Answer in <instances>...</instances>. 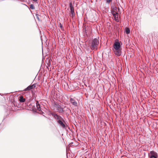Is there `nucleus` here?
Masks as SVG:
<instances>
[{
    "label": "nucleus",
    "mask_w": 158,
    "mask_h": 158,
    "mask_svg": "<svg viewBox=\"0 0 158 158\" xmlns=\"http://www.w3.org/2000/svg\"><path fill=\"white\" fill-rule=\"evenodd\" d=\"M111 5V11L112 14L114 19L116 21H118V11L119 10V8H118V10L116 7L114 5Z\"/></svg>",
    "instance_id": "nucleus-1"
},
{
    "label": "nucleus",
    "mask_w": 158,
    "mask_h": 158,
    "mask_svg": "<svg viewBox=\"0 0 158 158\" xmlns=\"http://www.w3.org/2000/svg\"><path fill=\"white\" fill-rule=\"evenodd\" d=\"M120 43L118 42H115L113 45L114 53L117 56H120L121 54V51L120 49Z\"/></svg>",
    "instance_id": "nucleus-2"
},
{
    "label": "nucleus",
    "mask_w": 158,
    "mask_h": 158,
    "mask_svg": "<svg viewBox=\"0 0 158 158\" xmlns=\"http://www.w3.org/2000/svg\"><path fill=\"white\" fill-rule=\"evenodd\" d=\"M99 43L98 40L97 38H95L92 41L91 46V48L92 50L97 49V46Z\"/></svg>",
    "instance_id": "nucleus-3"
},
{
    "label": "nucleus",
    "mask_w": 158,
    "mask_h": 158,
    "mask_svg": "<svg viewBox=\"0 0 158 158\" xmlns=\"http://www.w3.org/2000/svg\"><path fill=\"white\" fill-rule=\"evenodd\" d=\"M69 7L70 9V12L71 14L72 15V16L73 18L75 16V13L74 11V8L73 6L72 3V2H70L69 4Z\"/></svg>",
    "instance_id": "nucleus-4"
},
{
    "label": "nucleus",
    "mask_w": 158,
    "mask_h": 158,
    "mask_svg": "<svg viewBox=\"0 0 158 158\" xmlns=\"http://www.w3.org/2000/svg\"><path fill=\"white\" fill-rule=\"evenodd\" d=\"M150 158H157V153L155 152L152 151L150 152Z\"/></svg>",
    "instance_id": "nucleus-5"
},
{
    "label": "nucleus",
    "mask_w": 158,
    "mask_h": 158,
    "mask_svg": "<svg viewBox=\"0 0 158 158\" xmlns=\"http://www.w3.org/2000/svg\"><path fill=\"white\" fill-rule=\"evenodd\" d=\"M51 114L56 119H57L58 120H60L62 119L60 116L55 113H52Z\"/></svg>",
    "instance_id": "nucleus-6"
},
{
    "label": "nucleus",
    "mask_w": 158,
    "mask_h": 158,
    "mask_svg": "<svg viewBox=\"0 0 158 158\" xmlns=\"http://www.w3.org/2000/svg\"><path fill=\"white\" fill-rule=\"evenodd\" d=\"M57 122L60 125V126H61L64 128L65 129H66L67 128V126L65 125L63 123L61 120H57Z\"/></svg>",
    "instance_id": "nucleus-7"
},
{
    "label": "nucleus",
    "mask_w": 158,
    "mask_h": 158,
    "mask_svg": "<svg viewBox=\"0 0 158 158\" xmlns=\"http://www.w3.org/2000/svg\"><path fill=\"white\" fill-rule=\"evenodd\" d=\"M35 84H33L31 85H29L26 88L24 89V91H26L27 90H30L33 88H35Z\"/></svg>",
    "instance_id": "nucleus-8"
},
{
    "label": "nucleus",
    "mask_w": 158,
    "mask_h": 158,
    "mask_svg": "<svg viewBox=\"0 0 158 158\" xmlns=\"http://www.w3.org/2000/svg\"><path fill=\"white\" fill-rule=\"evenodd\" d=\"M70 102L73 105L75 106H77V103L76 101H75L74 99L73 98H71L70 99Z\"/></svg>",
    "instance_id": "nucleus-9"
},
{
    "label": "nucleus",
    "mask_w": 158,
    "mask_h": 158,
    "mask_svg": "<svg viewBox=\"0 0 158 158\" xmlns=\"http://www.w3.org/2000/svg\"><path fill=\"white\" fill-rule=\"evenodd\" d=\"M19 98V100L21 102H24L25 101V99L23 98V96H20Z\"/></svg>",
    "instance_id": "nucleus-10"
},
{
    "label": "nucleus",
    "mask_w": 158,
    "mask_h": 158,
    "mask_svg": "<svg viewBox=\"0 0 158 158\" xmlns=\"http://www.w3.org/2000/svg\"><path fill=\"white\" fill-rule=\"evenodd\" d=\"M36 107L38 110L40 111V104L38 103V101H36Z\"/></svg>",
    "instance_id": "nucleus-11"
},
{
    "label": "nucleus",
    "mask_w": 158,
    "mask_h": 158,
    "mask_svg": "<svg viewBox=\"0 0 158 158\" xmlns=\"http://www.w3.org/2000/svg\"><path fill=\"white\" fill-rule=\"evenodd\" d=\"M55 105H56V106L57 108L60 109V112L63 111V110L61 108V106L59 104H55Z\"/></svg>",
    "instance_id": "nucleus-12"
},
{
    "label": "nucleus",
    "mask_w": 158,
    "mask_h": 158,
    "mask_svg": "<svg viewBox=\"0 0 158 158\" xmlns=\"http://www.w3.org/2000/svg\"><path fill=\"white\" fill-rule=\"evenodd\" d=\"M125 31L126 33L127 34H129L130 33V30L129 28H126L125 30Z\"/></svg>",
    "instance_id": "nucleus-13"
},
{
    "label": "nucleus",
    "mask_w": 158,
    "mask_h": 158,
    "mask_svg": "<svg viewBox=\"0 0 158 158\" xmlns=\"http://www.w3.org/2000/svg\"><path fill=\"white\" fill-rule=\"evenodd\" d=\"M30 8L31 9L34 10L35 9V7L34 6V5L31 4L30 6Z\"/></svg>",
    "instance_id": "nucleus-14"
},
{
    "label": "nucleus",
    "mask_w": 158,
    "mask_h": 158,
    "mask_svg": "<svg viewBox=\"0 0 158 158\" xmlns=\"http://www.w3.org/2000/svg\"><path fill=\"white\" fill-rule=\"evenodd\" d=\"M112 0H107L106 2L108 3L109 4L110 2Z\"/></svg>",
    "instance_id": "nucleus-15"
},
{
    "label": "nucleus",
    "mask_w": 158,
    "mask_h": 158,
    "mask_svg": "<svg viewBox=\"0 0 158 158\" xmlns=\"http://www.w3.org/2000/svg\"><path fill=\"white\" fill-rule=\"evenodd\" d=\"M34 2H36L37 1V0H33Z\"/></svg>",
    "instance_id": "nucleus-16"
},
{
    "label": "nucleus",
    "mask_w": 158,
    "mask_h": 158,
    "mask_svg": "<svg viewBox=\"0 0 158 158\" xmlns=\"http://www.w3.org/2000/svg\"><path fill=\"white\" fill-rule=\"evenodd\" d=\"M60 25H61V26H60V27H61V28H62V26H61V24H60Z\"/></svg>",
    "instance_id": "nucleus-17"
}]
</instances>
